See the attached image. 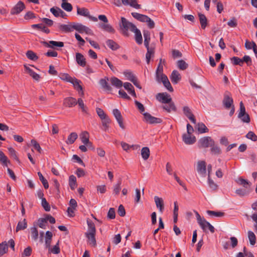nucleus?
Listing matches in <instances>:
<instances>
[{
	"label": "nucleus",
	"instance_id": "nucleus-1",
	"mask_svg": "<svg viewBox=\"0 0 257 257\" xmlns=\"http://www.w3.org/2000/svg\"><path fill=\"white\" fill-rule=\"evenodd\" d=\"M88 229L85 233V235L87 239L88 243L90 245L95 247L96 245L95 239L96 228L94 223L91 220H87Z\"/></svg>",
	"mask_w": 257,
	"mask_h": 257
},
{
	"label": "nucleus",
	"instance_id": "nucleus-2",
	"mask_svg": "<svg viewBox=\"0 0 257 257\" xmlns=\"http://www.w3.org/2000/svg\"><path fill=\"white\" fill-rule=\"evenodd\" d=\"M119 27L123 31V34L125 36H128L127 31L128 30L133 31L136 30V26L133 23L128 21L125 18H121V22L119 23Z\"/></svg>",
	"mask_w": 257,
	"mask_h": 257
},
{
	"label": "nucleus",
	"instance_id": "nucleus-3",
	"mask_svg": "<svg viewBox=\"0 0 257 257\" xmlns=\"http://www.w3.org/2000/svg\"><path fill=\"white\" fill-rule=\"evenodd\" d=\"M214 142L210 137H204L198 141V146L199 148H207L212 146Z\"/></svg>",
	"mask_w": 257,
	"mask_h": 257
},
{
	"label": "nucleus",
	"instance_id": "nucleus-4",
	"mask_svg": "<svg viewBox=\"0 0 257 257\" xmlns=\"http://www.w3.org/2000/svg\"><path fill=\"white\" fill-rule=\"evenodd\" d=\"M222 103L226 109H229L233 106V100L230 92L226 91L224 94Z\"/></svg>",
	"mask_w": 257,
	"mask_h": 257
},
{
	"label": "nucleus",
	"instance_id": "nucleus-5",
	"mask_svg": "<svg viewBox=\"0 0 257 257\" xmlns=\"http://www.w3.org/2000/svg\"><path fill=\"white\" fill-rule=\"evenodd\" d=\"M144 117V120L150 124H157L162 122V120L160 118L154 117L151 115L149 113L144 112L143 113Z\"/></svg>",
	"mask_w": 257,
	"mask_h": 257
},
{
	"label": "nucleus",
	"instance_id": "nucleus-6",
	"mask_svg": "<svg viewBox=\"0 0 257 257\" xmlns=\"http://www.w3.org/2000/svg\"><path fill=\"white\" fill-rule=\"evenodd\" d=\"M156 99L163 103L171 102L172 98L171 96L166 92L159 93L156 95Z\"/></svg>",
	"mask_w": 257,
	"mask_h": 257
},
{
	"label": "nucleus",
	"instance_id": "nucleus-7",
	"mask_svg": "<svg viewBox=\"0 0 257 257\" xmlns=\"http://www.w3.org/2000/svg\"><path fill=\"white\" fill-rule=\"evenodd\" d=\"M74 30L82 34L85 33L87 34H91L92 31L88 27L79 23H74Z\"/></svg>",
	"mask_w": 257,
	"mask_h": 257
},
{
	"label": "nucleus",
	"instance_id": "nucleus-8",
	"mask_svg": "<svg viewBox=\"0 0 257 257\" xmlns=\"http://www.w3.org/2000/svg\"><path fill=\"white\" fill-rule=\"evenodd\" d=\"M146 48L147 50L146 54V61L148 64H149L151 58L154 57L155 46L151 44V46L149 45L148 47H146Z\"/></svg>",
	"mask_w": 257,
	"mask_h": 257
},
{
	"label": "nucleus",
	"instance_id": "nucleus-9",
	"mask_svg": "<svg viewBox=\"0 0 257 257\" xmlns=\"http://www.w3.org/2000/svg\"><path fill=\"white\" fill-rule=\"evenodd\" d=\"M158 82H162L164 86L170 92L173 91V88L172 87L170 82H169L168 77L166 75H162L160 77L159 80H157Z\"/></svg>",
	"mask_w": 257,
	"mask_h": 257
},
{
	"label": "nucleus",
	"instance_id": "nucleus-10",
	"mask_svg": "<svg viewBox=\"0 0 257 257\" xmlns=\"http://www.w3.org/2000/svg\"><path fill=\"white\" fill-rule=\"evenodd\" d=\"M58 28L60 31L64 33L71 32L74 30V24H59Z\"/></svg>",
	"mask_w": 257,
	"mask_h": 257
},
{
	"label": "nucleus",
	"instance_id": "nucleus-11",
	"mask_svg": "<svg viewBox=\"0 0 257 257\" xmlns=\"http://www.w3.org/2000/svg\"><path fill=\"white\" fill-rule=\"evenodd\" d=\"M24 4L22 2L19 1L17 4V5L12 9L11 14L12 15L18 14L21 12L24 9Z\"/></svg>",
	"mask_w": 257,
	"mask_h": 257
},
{
	"label": "nucleus",
	"instance_id": "nucleus-12",
	"mask_svg": "<svg viewBox=\"0 0 257 257\" xmlns=\"http://www.w3.org/2000/svg\"><path fill=\"white\" fill-rule=\"evenodd\" d=\"M183 110L186 116L187 117L192 123L195 124L196 119L190 108L188 106H185L183 107Z\"/></svg>",
	"mask_w": 257,
	"mask_h": 257
},
{
	"label": "nucleus",
	"instance_id": "nucleus-13",
	"mask_svg": "<svg viewBox=\"0 0 257 257\" xmlns=\"http://www.w3.org/2000/svg\"><path fill=\"white\" fill-rule=\"evenodd\" d=\"M197 171L198 173L204 176L206 171V163L204 161H199L197 163Z\"/></svg>",
	"mask_w": 257,
	"mask_h": 257
},
{
	"label": "nucleus",
	"instance_id": "nucleus-14",
	"mask_svg": "<svg viewBox=\"0 0 257 257\" xmlns=\"http://www.w3.org/2000/svg\"><path fill=\"white\" fill-rule=\"evenodd\" d=\"M63 104L66 107H71L77 104V100L72 97H66L64 99Z\"/></svg>",
	"mask_w": 257,
	"mask_h": 257
},
{
	"label": "nucleus",
	"instance_id": "nucleus-15",
	"mask_svg": "<svg viewBox=\"0 0 257 257\" xmlns=\"http://www.w3.org/2000/svg\"><path fill=\"white\" fill-rule=\"evenodd\" d=\"M43 43L46 47L51 48H54L55 47H63L64 46V43L62 42L50 41L48 42H44Z\"/></svg>",
	"mask_w": 257,
	"mask_h": 257
},
{
	"label": "nucleus",
	"instance_id": "nucleus-16",
	"mask_svg": "<svg viewBox=\"0 0 257 257\" xmlns=\"http://www.w3.org/2000/svg\"><path fill=\"white\" fill-rule=\"evenodd\" d=\"M122 5L130 6L137 9H140L141 6L138 4L137 0H121Z\"/></svg>",
	"mask_w": 257,
	"mask_h": 257
},
{
	"label": "nucleus",
	"instance_id": "nucleus-17",
	"mask_svg": "<svg viewBox=\"0 0 257 257\" xmlns=\"http://www.w3.org/2000/svg\"><path fill=\"white\" fill-rule=\"evenodd\" d=\"M154 201L156 207L159 209L160 212L162 213L164 209V203L163 199L158 196H155Z\"/></svg>",
	"mask_w": 257,
	"mask_h": 257
},
{
	"label": "nucleus",
	"instance_id": "nucleus-18",
	"mask_svg": "<svg viewBox=\"0 0 257 257\" xmlns=\"http://www.w3.org/2000/svg\"><path fill=\"white\" fill-rule=\"evenodd\" d=\"M201 223L202 225H199L204 231H206L207 228H208L211 233H214L215 232V229L214 227L205 219H203Z\"/></svg>",
	"mask_w": 257,
	"mask_h": 257
},
{
	"label": "nucleus",
	"instance_id": "nucleus-19",
	"mask_svg": "<svg viewBox=\"0 0 257 257\" xmlns=\"http://www.w3.org/2000/svg\"><path fill=\"white\" fill-rule=\"evenodd\" d=\"M191 134H184L182 136L183 141L187 145H191L194 144L196 141L195 137H191Z\"/></svg>",
	"mask_w": 257,
	"mask_h": 257
},
{
	"label": "nucleus",
	"instance_id": "nucleus-20",
	"mask_svg": "<svg viewBox=\"0 0 257 257\" xmlns=\"http://www.w3.org/2000/svg\"><path fill=\"white\" fill-rule=\"evenodd\" d=\"M76 61L77 64L82 67L86 66V59L82 54L80 53H76Z\"/></svg>",
	"mask_w": 257,
	"mask_h": 257
},
{
	"label": "nucleus",
	"instance_id": "nucleus-21",
	"mask_svg": "<svg viewBox=\"0 0 257 257\" xmlns=\"http://www.w3.org/2000/svg\"><path fill=\"white\" fill-rule=\"evenodd\" d=\"M170 79L173 83L177 84L181 80V76L178 71L174 70L172 72Z\"/></svg>",
	"mask_w": 257,
	"mask_h": 257
},
{
	"label": "nucleus",
	"instance_id": "nucleus-22",
	"mask_svg": "<svg viewBox=\"0 0 257 257\" xmlns=\"http://www.w3.org/2000/svg\"><path fill=\"white\" fill-rule=\"evenodd\" d=\"M131 14L135 19L142 22H146L149 20V17L146 15L135 12L132 13Z\"/></svg>",
	"mask_w": 257,
	"mask_h": 257
},
{
	"label": "nucleus",
	"instance_id": "nucleus-23",
	"mask_svg": "<svg viewBox=\"0 0 257 257\" xmlns=\"http://www.w3.org/2000/svg\"><path fill=\"white\" fill-rule=\"evenodd\" d=\"M77 14L81 16L88 17L89 16L90 12L89 10L85 8H79L77 6Z\"/></svg>",
	"mask_w": 257,
	"mask_h": 257
},
{
	"label": "nucleus",
	"instance_id": "nucleus-24",
	"mask_svg": "<svg viewBox=\"0 0 257 257\" xmlns=\"http://www.w3.org/2000/svg\"><path fill=\"white\" fill-rule=\"evenodd\" d=\"M25 68L29 75L35 80L39 81L40 78V75L34 72L30 67L25 66Z\"/></svg>",
	"mask_w": 257,
	"mask_h": 257
},
{
	"label": "nucleus",
	"instance_id": "nucleus-25",
	"mask_svg": "<svg viewBox=\"0 0 257 257\" xmlns=\"http://www.w3.org/2000/svg\"><path fill=\"white\" fill-rule=\"evenodd\" d=\"M53 236L52 233L50 231H47L45 234V246L46 248H50L51 246V240Z\"/></svg>",
	"mask_w": 257,
	"mask_h": 257
},
{
	"label": "nucleus",
	"instance_id": "nucleus-26",
	"mask_svg": "<svg viewBox=\"0 0 257 257\" xmlns=\"http://www.w3.org/2000/svg\"><path fill=\"white\" fill-rule=\"evenodd\" d=\"M198 17L201 28L205 29L207 25V20L206 16L204 14L199 13L198 14Z\"/></svg>",
	"mask_w": 257,
	"mask_h": 257
},
{
	"label": "nucleus",
	"instance_id": "nucleus-27",
	"mask_svg": "<svg viewBox=\"0 0 257 257\" xmlns=\"http://www.w3.org/2000/svg\"><path fill=\"white\" fill-rule=\"evenodd\" d=\"M132 32L135 34V40L136 42L138 44H142L143 42V39L141 31L136 27V30Z\"/></svg>",
	"mask_w": 257,
	"mask_h": 257
},
{
	"label": "nucleus",
	"instance_id": "nucleus-28",
	"mask_svg": "<svg viewBox=\"0 0 257 257\" xmlns=\"http://www.w3.org/2000/svg\"><path fill=\"white\" fill-rule=\"evenodd\" d=\"M124 88L127 90L128 92L131 94L132 95L136 97V94L134 89L133 86L131 84V83L129 82H125L123 84Z\"/></svg>",
	"mask_w": 257,
	"mask_h": 257
},
{
	"label": "nucleus",
	"instance_id": "nucleus-29",
	"mask_svg": "<svg viewBox=\"0 0 257 257\" xmlns=\"http://www.w3.org/2000/svg\"><path fill=\"white\" fill-rule=\"evenodd\" d=\"M99 27L109 33H114L115 32V30L113 27L107 23L100 24Z\"/></svg>",
	"mask_w": 257,
	"mask_h": 257
},
{
	"label": "nucleus",
	"instance_id": "nucleus-30",
	"mask_svg": "<svg viewBox=\"0 0 257 257\" xmlns=\"http://www.w3.org/2000/svg\"><path fill=\"white\" fill-rule=\"evenodd\" d=\"M210 152L212 155H219L221 153V150L220 147L215 144L214 142L213 145L210 147Z\"/></svg>",
	"mask_w": 257,
	"mask_h": 257
},
{
	"label": "nucleus",
	"instance_id": "nucleus-31",
	"mask_svg": "<svg viewBox=\"0 0 257 257\" xmlns=\"http://www.w3.org/2000/svg\"><path fill=\"white\" fill-rule=\"evenodd\" d=\"M110 82L113 86L118 88H120L123 85L122 82L115 77L111 78Z\"/></svg>",
	"mask_w": 257,
	"mask_h": 257
},
{
	"label": "nucleus",
	"instance_id": "nucleus-32",
	"mask_svg": "<svg viewBox=\"0 0 257 257\" xmlns=\"http://www.w3.org/2000/svg\"><path fill=\"white\" fill-rule=\"evenodd\" d=\"M80 139L81 142L84 145L91 144V143L89 140L88 133L87 132H83L82 133V134L80 135Z\"/></svg>",
	"mask_w": 257,
	"mask_h": 257
},
{
	"label": "nucleus",
	"instance_id": "nucleus-33",
	"mask_svg": "<svg viewBox=\"0 0 257 257\" xmlns=\"http://www.w3.org/2000/svg\"><path fill=\"white\" fill-rule=\"evenodd\" d=\"M168 104H165L163 106V109L166 110L167 112H170L172 110L176 111V108L174 102L171 101V102L168 103Z\"/></svg>",
	"mask_w": 257,
	"mask_h": 257
},
{
	"label": "nucleus",
	"instance_id": "nucleus-34",
	"mask_svg": "<svg viewBox=\"0 0 257 257\" xmlns=\"http://www.w3.org/2000/svg\"><path fill=\"white\" fill-rule=\"evenodd\" d=\"M0 162L3 166L6 167L10 163V161L8 160V157L1 151H0Z\"/></svg>",
	"mask_w": 257,
	"mask_h": 257
},
{
	"label": "nucleus",
	"instance_id": "nucleus-35",
	"mask_svg": "<svg viewBox=\"0 0 257 257\" xmlns=\"http://www.w3.org/2000/svg\"><path fill=\"white\" fill-rule=\"evenodd\" d=\"M150 155V151L148 147H143L141 150V155L144 160H147Z\"/></svg>",
	"mask_w": 257,
	"mask_h": 257
},
{
	"label": "nucleus",
	"instance_id": "nucleus-36",
	"mask_svg": "<svg viewBox=\"0 0 257 257\" xmlns=\"http://www.w3.org/2000/svg\"><path fill=\"white\" fill-rule=\"evenodd\" d=\"M107 46L112 50H116L119 48V45L112 40H108L106 42Z\"/></svg>",
	"mask_w": 257,
	"mask_h": 257
},
{
	"label": "nucleus",
	"instance_id": "nucleus-37",
	"mask_svg": "<svg viewBox=\"0 0 257 257\" xmlns=\"http://www.w3.org/2000/svg\"><path fill=\"white\" fill-rule=\"evenodd\" d=\"M78 138V135L76 133H71L68 137L66 143L67 144H72Z\"/></svg>",
	"mask_w": 257,
	"mask_h": 257
},
{
	"label": "nucleus",
	"instance_id": "nucleus-38",
	"mask_svg": "<svg viewBox=\"0 0 257 257\" xmlns=\"http://www.w3.org/2000/svg\"><path fill=\"white\" fill-rule=\"evenodd\" d=\"M73 85V86L75 89L78 91L82 90V86L80 85L81 83V81L74 77L73 80L70 82Z\"/></svg>",
	"mask_w": 257,
	"mask_h": 257
},
{
	"label": "nucleus",
	"instance_id": "nucleus-39",
	"mask_svg": "<svg viewBox=\"0 0 257 257\" xmlns=\"http://www.w3.org/2000/svg\"><path fill=\"white\" fill-rule=\"evenodd\" d=\"M8 250V245L6 241L0 243V256L6 253Z\"/></svg>",
	"mask_w": 257,
	"mask_h": 257
},
{
	"label": "nucleus",
	"instance_id": "nucleus-40",
	"mask_svg": "<svg viewBox=\"0 0 257 257\" xmlns=\"http://www.w3.org/2000/svg\"><path fill=\"white\" fill-rule=\"evenodd\" d=\"M143 35L144 37V45L145 47H148L151 40L150 33L147 30L143 31Z\"/></svg>",
	"mask_w": 257,
	"mask_h": 257
},
{
	"label": "nucleus",
	"instance_id": "nucleus-41",
	"mask_svg": "<svg viewBox=\"0 0 257 257\" xmlns=\"http://www.w3.org/2000/svg\"><path fill=\"white\" fill-rule=\"evenodd\" d=\"M163 65H164L162 64H159L158 65L156 72V77L157 80H159L160 77H162V75H165L163 73Z\"/></svg>",
	"mask_w": 257,
	"mask_h": 257
},
{
	"label": "nucleus",
	"instance_id": "nucleus-42",
	"mask_svg": "<svg viewBox=\"0 0 257 257\" xmlns=\"http://www.w3.org/2000/svg\"><path fill=\"white\" fill-rule=\"evenodd\" d=\"M69 185L72 190H74L77 186L76 178L75 176L72 175L69 178Z\"/></svg>",
	"mask_w": 257,
	"mask_h": 257
},
{
	"label": "nucleus",
	"instance_id": "nucleus-43",
	"mask_svg": "<svg viewBox=\"0 0 257 257\" xmlns=\"http://www.w3.org/2000/svg\"><path fill=\"white\" fill-rule=\"evenodd\" d=\"M27 227V223L26 220L24 219L23 221H19L16 227V231L18 232L21 230H24Z\"/></svg>",
	"mask_w": 257,
	"mask_h": 257
},
{
	"label": "nucleus",
	"instance_id": "nucleus-44",
	"mask_svg": "<svg viewBox=\"0 0 257 257\" xmlns=\"http://www.w3.org/2000/svg\"><path fill=\"white\" fill-rule=\"evenodd\" d=\"M197 128L198 131L200 134L207 133L209 131V130L207 128L206 125L202 122L198 123L197 125Z\"/></svg>",
	"mask_w": 257,
	"mask_h": 257
},
{
	"label": "nucleus",
	"instance_id": "nucleus-45",
	"mask_svg": "<svg viewBox=\"0 0 257 257\" xmlns=\"http://www.w3.org/2000/svg\"><path fill=\"white\" fill-rule=\"evenodd\" d=\"M32 27L33 28H37L39 30H42L43 32L46 34H48L50 33V30L49 29L46 28L45 26H44L42 24H34L32 25Z\"/></svg>",
	"mask_w": 257,
	"mask_h": 257
},
{
	"label": "nucleus",
	"instance_id": "nucleus-46",
	"mask_svg": "<svg viewBox=\"0 0 257 257\" xmlns=\"http://www.w3.org/2000/svg\"><path fill=\"white\" fill-rule=\"evenodd\" d=\"M235 181L238 184L246 188H247L248 185H249V182L247 180L244 179L241 177L236 179Z\"/></svg>",
	"mask_w": 257,
	"mask_h": 257
},
{
	"label": "nucleus",
	"instance_id": "nucleus-47",
	"mask_svg": "<svg viewBox=\"0 0 257 257\" xmlns=\"http://www.w3.org/2000/svg\"><path fill=\"white\" fill-rule=\"evenodd\" d=\"M208 184L209 188L213 191H216L218 189V185L213 180L211 179V177L208 176Z\"/></svg>",
	"mask_w": 257,
	"mask_h": 257
},
{
	"label": "nucleus",
	"instance_id": "nucleus-48",
	"mask_svg": "<svg viewBox=\"0 0 257 257\" xmlns=\"http://www.w3.org/2000/svg\"><path fill=\"white\" fill-rule=\"evenodd\" d=\"M66 1V0H62L61 7L67 12H71L72 10V6L71 4Z\"/></svg>",
	"mask_w": 257,
	"mask_h": 257
},
{
	"label": "nucleus",
	"instance_id": "nucleus-49",
	"mask_svg": "<svg viewBox=\"0 0 257 257\" xmlns=\"http://www.w3.org/2000/svg\"><path fill=\"white\" fill-rule=\"evenodd\" d=\"M124 75L127 78V79L131 82L135 80L136 79L135 76L133 74L132 71L130 70H125L123 72Z\"/></svg>",
	"mask_w": 257,
	"mask_h": 257
},
{
	"label": "nucleus",
	"instance_id": "nucleus-50",
	"mask_svg": "<svg viewBox=\"0 0 257 257\" xmlns=\"http://www.w3.org/2000/svg\"><path fill=\"white\" fill-rule=\"evenodd\" d=\"M247 233L250 244L254 245L256 242V237L254 233L251 231H248Z\"/></svg>",
	"mask_w": 257,
	"mask_h": 257
},
{
	"label": "nucleus",
	"instance_id": "nucleus-51",
	"mask_svg": "<svg viewBox=\"0 0 257 257\" xmlns=\"http://www.w3.org/2000/svg\"><path fill=\"white\" fill-rule=\"evenodd\" d=\"M77 104H78L79 107L81 109L82 112L87 113V108L84 105L83 100L81 98L78 99Z\"/></svg>",
	"mask_w": 257,
	"mask_h": 257
},
{
	"label": "nucleus",
	"instance_id": "nucleus-52",
	"mask_svg": "<svg viewBox=\"0 0 257 257\" xmlns=\"http://www.w3.org/2000/svg\"><path fill=\"white\" fill-rule=\"evenodd\" d=\"M178 67L182 70H184L186 69L188 67V65L187 63L185 62V61L183 60H180L177 61V63Z\"/></svg>",
	"mask_w": 257,
	"mask_h": 257
},
{
	"label": "nucleus",
	"instance_id": "nucleus-53",
	"mask_svg": "<svg viewBox=\"0 0 257 257\" xmlns=\"http://www.w3.org/2000/svg\"><path fill=\"white\" fill-rule=\"evenodd\" d=\"M99 84L102 88L106 90H111V87L108 85L107 81L105 79H101L99 80Z\"/></svg>",
	"mask_w": 257,
	"mask_h": 257
},
{
	"label": "nucleus",
	"instance_id": "nucleus-54",
	"mask_svg": "<svg viewBox=\"0 0 257 257\" xmlns=\"http://www.w3.org/2000/svg\"><path fill=\"white\" fill-rule=\"evenodd\" d=\"M31 233L32 239L37 240L38 238L39 232L35 226L31 228Z\"/></svg>",
	"mask_w": 257,
	"mask_h": 257
},
{
	"label": "nucleus",
	"instance_id": "nucleus-55",
	"mask_svg": "<svg viewBox=\"0 0 257 257\" xmlns=\"http://www.w3.org/2000/svg\"><path fill=\"white\" fill-rule=\"evenodd\" d=\"M38 175L39 177V179L43 184L44 187L45 189H48L49 187V184L47 180L46 179H45V178L43 177L42 174L41 172H39L38 173Z\"/></svg>",
	"mask_w": 257,
	"mask_h": 257
},
{
	"label": "nucleus",
	"instance_id": "nucleus-56",
	"mask_svg": "<svg viewBox=\"0 0 257 257\" xmlns=\"http://www.w3.org/2000/svg\"><path fill=\"white\" fill-rule=\"evenodd\" d=\"M239 111L238 114V117L241 118L242 116H243L244 114H247L245 111V108L243 104V102L241 101L239 103Z\"/></svg>",
	"mask_w": 257,
	"mask_h": 257
},
{
	"label": "nucleus",
	"instance_id": "nucleus-57",
	"mask_svg": "<svg viewBox=\"0 0 257 257\" xmlns=\"http://www.w3.org/2000/svg\"><path fill=\"white\" fill-rule=\"evenodd\" d=\"M26 56L30 60L36 61L38 59V57L32 51L29 50L26 53Z\"/></svg>",
	"mask_w": 257,
	"mask_h": 257
},
{
	"label": "nucleus",
	"instance_id": "nucleus-58",
	"mask_svg": "<svg viewBox=\"0 0 257 257\" xmlns=\"http://www.w3.org/2000/svg\"><path fill=\"white\" fill-rule=\"evenodd\" d=\"M96 111L97 115L101 120L108 117L101 108H96Z\"/></svg>",
	"mask_w": 257,
	"mask_h": 257
},
{
	"label": "nucleus",
	"instance_id": "nucleus-59",
	"mask_svg": "<svg viewBox=\"0 0 257 257\" xmlns=\"http://www.w3.org/2000/svg\"><path fill=\"white\" fill-rule=\"evenodd\" d=\"M207 213L210 216H214L217 217H221L224 215V213L223 212L211 210L207 211Z\"/></svg>",
	"mask_w": 257,
	"mask_h": 257
},
{
	"label": "nucleus",
	"instance_id": "nucleus-60",
	"mask_svg": "<svg viewBox=\"0 0 257 257\" xmlns=\"http://www.w3.org/2000/svg\"><path fill=\"white\" fill-rule=\"evenodd\" d=\"M102 124L103 126V130L104 131H106L109 128V124L110 123V120L109 117L106 118L104 119H102Z\"/></svg>",
	"mask_w": 257,
	"mask_h": 257
},
{
	"label": "nucleus",
	"instance_id": "nucleus-61",
	"mask_svg": "<svg viewBox=\"0 0 257 257\" xmlns=\"http://www.w3.org/2000/svg\"><path fill=\"white\" fill-rule=\"evenodd\" d=\"M32 249L30 246L26 247L24 251L22 253L21 257L30 256L32 253Z\"/></svg>",
	"mask_w": 257,
	"mask_h": 257
},
{
	"label": "nucleus",
	"instance_id": "nucleus-62",
	"mask_svg": "<svg viewBox=\"0 0 257 257\" xmlns=\"http://www.w3.org/2000/svg\"><path fill=\"white\" fill-rule=\"evenodd\" d=\"M31 143L34 149L36 150L39 153H41L42 151V149L37 142L35 140H32Z\"/></svg>",
	"mask_w": 257,
	"mask_h": 257
},
{
	"label": "nucleus",
	"instance_id": "nucleus-63",
	"mask_svg": "<svg viewBox=\"0 0 257 257\" xmlns=\"http://www.w3.org/2000/svg\"><path fill=\"white\" fill-rule=\"evenodd\" d=\"M231 61L234 65H238L240 66H242V59L237 57H233L231 59Z\"/></svg>",
	"mask_w": 257,
	"mask_h": 257
},
{
	"label": "nucleus",
	"instance_id": "nucleus-64",
	"mask_svg": "<svg viewBox=\"0 0 257 257\" xmlns=\"http://www.w3.org/2000/svg\"><path fill=\"white\" fill-rule=\"evenodd\" d=\"M246 137L248 139H250L252 141H257V136L251 131L249 132L246 135Z\"/></svg>",
	"mask_w": 257,
	"mask_h": 257
}]
</instances>
